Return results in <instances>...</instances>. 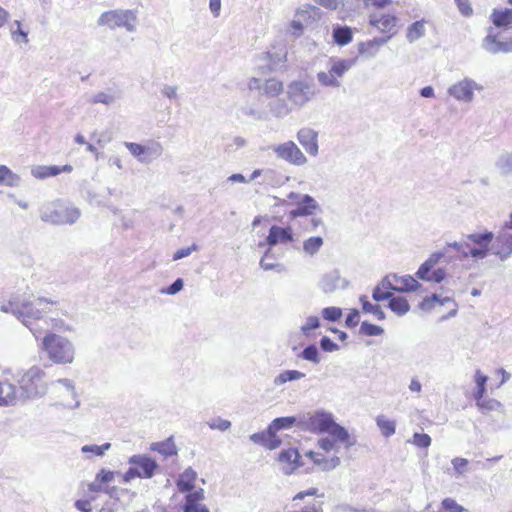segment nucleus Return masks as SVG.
Here are the masks:
<instances>
[{
	"mask_svg": "<svg viewBox=\"0 0 512 512\" xmlns=\"http://www.w3.org/2000/svg\"><path fill=\"white\" fill-rule=\"evenodd\" d=\"M298 424L302 430L311 433L330 434L335 440L345 443L347 448L356 443L355 439H351L347 429L336 423L333 414L323 409L303 416Z\"/></svg>",
	"mask_w": 512,
	"mask_h": 512,
	"instance_id": "obj_1",
	"label": "nucleus"
},
{
	"mask_svg": "<svg viewBox=\"0 0 512 512\" xmlns=\"http://www.w3.org/2000/svg\"><path fill=\"white\" fill-rule=\"evenodd\" d=\"M56 303L47 298H38L34 302L24 300L18 301L17 297H11L7 304H0V311L11 314L18 320L27 318L30 320H41L51 312V307Z\"/></svg>",
	"mask_w": 512,
	"mask_h": 512,
	"instance_id": "obj_2",
	"label": "nucleus"
},
{
	"mask_svg": "<svg viewBox=\"0 0 512 512\" xmlns=\"http://www.w3.org/2000/svg\"><path fill=\"white\" fill-rule=\"evenodd\" d=\"M422 285L411 275H398L391 273L386 275L375 286L372 292V298L376 302L384 301L389 298L390 291L392 292H410L418 290Z\"/></svg>",
	"mask_w": 512,
	"mask_h": 512,
	"instance_id": "obj_3",
	"label": "nucleus"
},
{
	"mask_svg": "<svg viewBox=\"0 0 512 512\" xmlns=\"http://www.w3.org/2000/svg\"><path fill=\"white\" fill-rule=\"evenodd\" d=\"M42 350L56 364H70L74 360L75 349L65 337L55 333H46L42 340Z\"/></svg>",
	"mask_w": 512,
	"mask_h": 512,
	"instance_id": "obj_4",
	"label": "nucleus"
},
{
	"mask_svg": "<svg viewBox=\"0 0 512 512\" xmlns=\"http://www.w3.org/2000/svg\"><path fill=\"white\" fill-rule=\"evenodd\" d=\"M80 216L79 208L60 202L49 203L40 209V219L52 225H72Z\"/></svg>",
	"mask_w": 512,
	"mask_h": 512,
	"instance_id": "obj_5",
	"label": "nucleus"
},
{
	"mask_svg": "<svg viewBox=\"0 0 512 512\" xmlns=\"http://www.w3.org/2000/svg\"><path fill=\"white\" fill-rule=\"evenodd\" d=\"M45 372L38 366L29 368L18 380L17 388L21 402L35 399L45 394L47 387L43 382Z\"/></svg>",
	"mask_w": 512,
	"mask_h": 512,
	"instance_id": "obj_6",
	"label": "nucleus"
},
{
	"mask_svg": "<svg viewBox=\"0 0 512 512\" xmlns=\"http://www.w3.org/2000/svg\"><path fill=\"white\" fill-rule=\"evenodd\" d=\"M356 59H342L337 57L330 58V67L328 71H319L316 74V79L322 87L339 88L341 78L348 72L354 65Z\"/></svg>",
	"mask_w": 512,
	"mask_h": 512,
	"instance_id": "obj_7",
	"label": "nucleus"
},
{
	"mask_svg": "<svg viewBox=\"0 0 512 512\" xmlns=\"http://www.w3.org/2000/svg\"><path fill=\"white\" fill-rule=\"evenodd\" d=\"M130 467L123 475L124 482H129L134 478H152L159 470L158 463L148 455L135 454L128 459Z\"/></svg>",
	"mask_w": 512,
	"mask_h": 512,
	"instance_id": "obj_8",
	"label": "nucleus"
},
{
	"mask_svg": "<svg viewBox=\"0 0 512 512\" xmlns=\"http://www.w3.org/2000/svg\"><path fill=\"white\" fill-rule=\"evenodd\" d=\"M319 92V89L313 82L304 79L294 80L287 86V97L296 108L304 107L307 103L312 101Z\"/></svg>",
	"mask_w": 512,
	"mask_h": 512,
	"instance_id": "obj_9",
	"label": "nucleus"
},
{
	"mask_svg": "<svg viewBox=\"0 0 512 512\" xmlns=\"http://www.w3.org/2000/svg\"><path fill=\"white\" fill-rule=\"evenodd\" d=\"M136 19V15L131 10H110L100 15L97 24L108 26L110 29L123 27L129 32H134Z\"/></svg>",
	"mask_w": 512,
	"mask_h": 512,
	"instance_id": "obj_10",
	"label": "nucleus"
},
{
	"mask_svg": "<svg viewBox=\"0 0 512 512\" xmlns=\"http://www.w3.org/2000/svg\"><path fill=\"white\" fill-rule=\"evenodd\" d=\"M276 156L295 166L307 163V158L293 141H287L271 147Z\"/></svg>",
	"mask_w": 512,
	"mask_h": 512,
	"instance_id": "obj_11",
	"label": "nucleus"
},
{
	"mask_svg": "<svg viewBox=\"0 0 512 512\" xmlns=\"http://www.w3.org/2000/svg\"><path fill=\"white\" fill-rule=\"evenodd\" d=\"M491 254L501 261L507 260L512 255V232L504 226L495 235L491 245Z\"/></svg>",
	"mask_w": 512,
	"mask_h": 512,
	"instance_id": "obj_12",
	"label": "nucleus"
},
{
	"mask_svg": "<svg viewBox=\"0 0 512 512\" xmlns=\"http://www.w3.org/2000/svg\"><path fill=\"white\" fill-rule=\"evenodd\" d=\"M294 241L293 229L290 226L281 227L272 225L264 242H260L259 246L267 245L272 249L278 244H286Z\"/></svg>",
	"mask_w": 512,
	"mask_h": 512,
	"instance_id": "obj_13",
	"label": "nucleus"
},
{
	"mask_svg": "<svg viewBox=\"0 0 512 512\" xmlns=\"http://www.w3.org/2000/svg\"><path fill=\"white\" fill-rule=\"evenodd\" d=\"M479 86L474 80L465 78L448 89L450 96L463 102H471L474 98V90H480Z\"/></svg>",
	"mask_w": 512,
	"mask_h": 512,
	"instance_id": "obj_14",
	"label": "nucleus"
},
{
	"mask_svg": "<svg viewBox=\"0 0 512 512\" xmlns=\"http://www.w3.org/2000/svg\"><path fill=\"white\" fill-rule=\"evenodd\" d=\"M482 48L490 54L512 52V39L509 41L498 40V33L495 28L488 27L487 35L482 40Z\"/></svg>",
	"mask_w": 512,
	"mask_h": 512,
	"instance_id": "obj_15",
	"label": "nucleus"
},
{
	"mask_svg": "<svg viewBox=\"0 0 512 512\" xmlns=\"http://www.w3.org/2000/svg\"><path fill=\"white\" fill-rule=\"evenodd\" d=\"M316 211H321L319 203L309 194H303L296 202V207L289 211L288 216L294 220L299 217L313 216Z\"/></svg>",
	"mask_w": 512,
	"mask_h": 512,
	"instance_id": "obj_16",
	"label": "nucleus"
},
{
	"mask_svg": "<svg viewBox=\"0 0 512 512\" xmlns=\"http://www.w3.org/2000/svg\"><path fill=\"white\" fill-rule=\"evenodd\" d=\"M349 282L342 278L339 270L334 269L327 273H325L320 281L319 288L324 293H332L338 289H345L348 286Z\"/></svg>",
	"mask_w": 512,
	"mask_h": 512,
	"instance_id": "obj_17",
	"label": "nucleus"
},
{
	"mask_svg": "<svg viewBox=\"0 0 512 512\" xmlns=\"http://www.w3.org/2000/svg\"><path fill=\"white\" fill-rule=\"evenodd\" d=\"M449 305V311L447 314L442 315L440 320H447L448 318L454 317L457 313L456 303L452 301L449 297H441L438 294H433L431 297L425 298L420 304L419 307L422 310H430L435 307H442L443 305Z\"/></svg>",
	"mask_w": 512,
	"mask_h": 512,
	"instance_id": "obj_18",
	"label": "nucleus"
},
{
	"mask_svg": "<svg viewBox=\"0 0 512 512\" xmlns=\"http://www.w3.org/2000/svg\"><path fill=\"white\" fill-rule=\"evenodd\" d=\"M297 140L305 149V151L315 157L318 155V133L308 127L301 128L297 133Z\"/></svg>",
	"mask_w": 512,
	"mask_h": 512,
	"instance_id": "obj_19",
	"label": "nucleus"
},
{
	"mask_svg": "<svg viewBox=\"0 0 512 512\" xmlns=\"http://www.w3.org/2000/svg\"><path fill=\"white\" fill-rule=\"evenodd\" d=\"M21 402L17 387L7 380L0 381V406H13Z\"/></svg>",
	"mask_w": 512,
	"mask_h": 512,
	"instance_id": "obj_20",
	"label": "nucleus"
},
{
	"mask_svg": "<svg viewBox=\"0 0 512 512\" xmlns=\"http://www.w3.org/2000/svg\"><path fill=\"white\" fill-rule=\"evenodd\" d=\"M187 493L183 512H209V509L200 503L204 499V490L202 488Z\"/></svg>",
	"mask_w": 512,
	"mask_h": 512,
	"instance_id": "obj_21",
	"label": "nucleus"
},
{
	"mask_svg": "<svg viewBox=\"0 0 512 512\" xmlns=\"http://www.w3.org/2000/svg\"><path fill=\"white\" fill-rule=\"evenodd\" d=\"M397 17L391 14H372L369 23L382 33H390L397 24Z\"/></svg>",
	"mask_w": 512,
	"mask_h": 512,
	"instance_id": "obj_22",
	"label": "nucleus"
},
{
	"mask_svg": "<svg viewBox=\"0 0 512 512\" xmlns=\"http://www.w3.org/2000/svg\"><path fill=\"white\" fill-rule=\"evenodd\" d=\"M444 257V253L441 251H437L432 253L428 259H426L418 268L416 272V277L423 281H427L431 276L435 266L439 263V261Z\"/></svg>",
	"mask_w": 512,
	"mask_h": 512,
	"instance_id": "obj_23",
	"label": "nucleus"
},
{
	"mask_svg": "<svg viewBox=\"0 0 512 512\" xmlns=\"http://www.w3.org/2000/svg\"><path fill=\"white\" fill-rule=\"evenodd\" d=\"M444 257V253L441 251H437L432 253L428 259H426L418 268L416 272V277L423 281H427L431 276L435 266L439 263V261Z\"/></svg>",
	"mask_w": 512,
	"mask_h": 512,
	"instance_id": "obj_24",
	"label": "nucleus"
},
{
	"mask_svg": "<svg viewBox=\"0 0 512 512\" xmlns=\"http://www.w3.org/2000/svg\"><path fill=\"white\" fill-rule=\"evenodd\" d=\"M53 386H59V394L63 395L64 392L69 394L72 399L74 400L73 404H65V406L69 409H76L80 407V401L78 400L76 389H75V383L71 379L63 378L58 379L55 382L52 383Z\"/></svg>",
	"mask_w": 512,
	"mask_h": 512,
	"instance_id": "obj_25",
	"label": "nucleus"
},
{
	"mask_svg": "<svg viewBox=\"0 0 512 512\" xmlns=\"http://www.w3.org/2000/svg\"><path fill=\"white\" fill-rule=\"evenodd\" d=\"M467 239L472 242L475 247L491 252L494 233L488 230H485L484 232H475L468 234Z\"/></svg>",
	"mask_w": 512,
	"mask_h": 512,
	"instance_id": "obj_26",
	"label": "nucleus"
},
{
	"mask_svg": "<svg viewBox=\"0 0 512 512\" xmlns=\"http://www.w3.org/2000/svg\"><path fill=\"white\" fill-rule=\"evenodd\" d=\"M384 301H388L387 307L398 317L405 315L410 309L407 299L394 295L392 291H390L389 298H385Z\"/></svg>",
	"mask_w": 512,
	"mask_h": 512,
	"instance_id": "obj_27",
	"label": "nucleus"
},
{
	"mask_svg": "<svg viewBox=\"0 0 512 512\" xmlns=\"http://www.w3.org/2000/svg\"><path fill=\"white\" fill-rule=\"evenodd\" d=\"M263 64L259 68L263 71H276L284 62V56L279 53L265 52L259 57Z\"/></svg>",
	"mask_w": 512,
	"mask_h": 512,
	"instance_id": "obj_28",
	"label": "nucleus"
},
{
	"mask_svg": "<svg viewBox=\"0 0 512 512\" xmlns=\"http://www.w3.org/2000/svg\"><path fill=\"white\" fill-rule=\"evenodd\" d=\"M197 478V473L191 468L182 472L177 479V488L181 493L190 492L194 488V482Z\"/></svg>",
	"mask_w": 512,
	"mask_h": 512,
	"instance_id": "obj_29",
	"label": "nucleus"
},
{
	"mask_svg": "<svg viewBox=\"0 0 512 512\" xmlns=\"http://www.w3.org/2000/svg\"><path fill=\"white\" fill-rule=\"evenodd\" d=\"M490 20L497 28L506 27L512 24V8L493 9Z\"/></svg>",
	"mask_w": 512,
	"mask_h": 512,
	"instance_id": "obj_30",
	"label": "nucleus"
},
{
	"mask_svg": "<svg viewBox=\"0 0 512 512\" xmlns=\"http://www.w3.org/2000/svg\"><path fill=\"white\" fill-rule=\"evenodd\" d=\"M334 42L339 46H345L352 41L353 33L350 27L336 25L332 31Z\"/></svg>",
	"mask_w": 512,
	"mask_h": 512,
	"instance_id": "obj_31",
	"label": "nucleus"
},
{
	"mask_svg": "<svg viewBox=\"0 0 512 512\" xmlns=\"http://www.w3.org/2000/svg\"><path fill=\"white\" fill-rule=\"evenodd\" d=\"M297 422V418L294 416L278 417L275 418L268 426L269 433H276L283 429H289Z\"/></svg>",
	"mask_w": 512,
	"mask_h": 512,
	"instance_id": "obj_32",
	"label": "nucleus"
},
{
	"mask_svg": "<svg viewBox=\"0 0 512 512\" xmlns=\"http://www.w3.org/2000/svg\"><path fill=\"white\" fill-rule=\"evenodd\" d=\"M425 35V21L419 20L413 22L407 28L406 38L409 43H413Z\"/></svg>",
	"mask_w": 512,
	"mask_h": 512,
	"instance_id": "obj_33",
	"label": "nucleus"
},
{
	"mask_svg": "<svg viewBox=\"0 0 512 512\" xmlns=\"http://www.w3.org/2000/svg\"><path fill=\"white\" fill-rule=\"evenodd\" d=\"M305 377L303 372L298 370H285L274 378V385L280 386L290 381L300 380Z\"/></svg>",
	"mask_w": 512,
	"mask_h": 512,
	"instance_id": "obj_34",
	"label": "nucleus"
},
{
	"mask_svg": "<svg viewBox=\"0 0 512 512\" xmlns=\"http://www.w3.org/2000/svg\"><path fill=\"white\" fill-rule=\"evenodd\" d=\"M324 244L321 236H312L303 242V251L310 256L317 254Z\"/></svg>",
	"mask_w": 512,
	"mask_h": 512,
	"instance_id": "obj_35",
	"label": "nucleus"
},
{
	"mask_svg": "<svg viewBox=\"0 0 512 512\" xmlns=\"http://www.w3.org/2000/svg\"><path fill=\"white\" fill-rule=\"evenodd\" d=\"M300 455L297 449L290 448L287 450H283L280 452L278 460L282 463H288L290 465L289 470L285 471V473H289L290 470L295 468L297 461L299 460Z\"/></svg>",
	"mask_w": 512,
	"mask_h": 512,
	"instance_id": "obj_36",
	"label": "nucleus"
},
{
	"mask_svg": "<svg viewBox=\"0 0 512 512\" xmlns=\"http://www.w3.org/2000/svg\"><path fill=\"white\" fill-rule=\"evenodd\" d=\"M495 166L502 175H510L512 173V152H506L499 156Z\"/></svg>",
	"mask_w": 512,
	"mask_h": 512,
	"instance_id": "obj_37",
	"label": "nucleus"
},
{
	"mask_svg": "<svg viewBox=\"0 0 512 512\" xmlns=\"http://www.w3.org/2000/svg\"><path fill=\"white\" fill-rule=\"evenodd\" d=\"M360 302L362 304V309L365 313H371L378 318V320H383L385 318V314L381 309L379 304H372L368 297L363 295L360 297Z\"/></svg>",
	"mask_w": 512,
	"mask_h": 512,
	"instance_id": "obj_38",
	"label": "nucleus"
},
{
	"mask_svg": "<svg viewBox=\"0 0 512 512\" xmlns=\"http://www.w3.org/2000/svg\"><path fill=\"white\" fill-rule=\"evenodd\" d=\"M310 456L312 457L313 459V462L316 464V465H319L321 466L322 470L324 471H330L334 468H336L337 466L340 465V458L337 457V456H334L330 459H327L323 456H319L317 455V457H313V452H310Z\"/></svg>",
	"mask_w": 512,
	"mask_h": 512,
	"instance_id": "obj_39",
	"label": "nucleus"
},
{
	"mask_svg": "<svg viewBox=\"0 0 512 512\" xmlns=\"http://www.w3.org/2000/svg\"><path fill=\"white\" fill-rule=\"evenodd\" d=\"M269 108L273 116L275 117H284L289 114L291 109L289 108L287 102L283 99H275L269 103Z\"/></svg>",
	"mask_w": 512,
	"mask_h": 512,
	"instance_id": "obj_40",
	"label": "nucleus"
},
{
	"mask_svg": "<svg viewBox=\"0 0 512 512\" xmlns=\"http://www.w3.org/2000/svg\"><path fill=\"white\" fill-rule=\"evenodd\" d=\"M395 33H396V31L392 32L387 37L374 38L373 40L359 43V45H358V52H359V54L363 55V54L367 53V47H375L376 50H377L378 47L386 44L392 38V36Z\"/></svg>",
	"mask_w": 512,
	"mask_h": 512,
	"instance_id": "obj_41",
	"label": "nucleus"
},
{
	"mask_svg": "<svg viewBox=\"0 0 512 512\" xmlns=\"http://www.w3.org/2000/svg\"><path fill=\"white\" fill-rule=\"evenodd\" d=\"M32 175L38 179H45L59 174L58 166H37L31 170Z\"/></svg>",
	"mask_w": 512,
	"mask_h": 512,
	"instance_id": "obj_42",
	"label": "nucleus"
},
{
	"mask_svg": "<svg viewBox=\"0 0 512 512\" xmlns=\"http://www.w3.org/2000/svg\"><path fill=\"white\" fill-rule=\"evenodd\" d=\"M124 145L129 150V152L134 157H136L141 163L150 162V159L145 157V145L134 142H124Z\"/></svg>",
	"mask_w": 512,
	"mask_h": 512,
	"instance_id": "obj_43",
	"label": "nucleus"
},
{
	"mask_svg": "<svg viewBox=\"0 0 512 512\" xmlns=\"http://www.w3.org/2000/svg\"><path fill=\"white\" fill-rule=\"evenodd\" d=\"M377 426L381 430V433L385 437L392 436L396 431V424L392 420L385 419L383 416H379L376 419Z\"/></svg>",
	"mask_w": 512,
	"mask_h": 512,
	"instance_id": "obj_44",
	"label": "nucleus"
},
{
	"mask_svg": "<svg viewBox=\"0 0 512 512\" xmlns=\"http://www.w3.org/2000/svg\"><path fill=\"white\" fill-rule=\"evenodd\" d=\"M304 360L310 361L314 364H319L321 359L319 357V351L315 344H310L303 349L299 355Z\"/></svg>",
	"mask_w": 512,
	"mask_h": 512,
	"instance_id": "obj_45",
	"label": "nucleus"
},
{
	"mask_svg": "<svg viewBox=\"0 0 512 512\" xmlns=\"http://www.w3.org/2000/svg\"><path fill=\"white\" fill-rule=\"evenodd\" d=\"M488 381V377L481 373L480 370L475 372V383H476V391L474 392V398L483 397L486 391V383Z\"/></svg>",
	"mask_w": 512,
	"mask_h": 512,
	"instance_id": "obj_46",
	"label": "nucleus"
},
{
	"mask_svg": "<svg viewBox=\"0 0 512 512\" xmlns=\"http://www.w3.org/2000/svg\"><path fill=\"white\" fill-rule=\"evenodd\" d=\"M264 92L270 96H277L283 90V84L281 81L276 79H268L264 84Z\"/></svg>",
	"mask_w": 512,
	"mask_h": 512,
	"instance_id": "obj_47",
	"label": "nucleus"
},
{
	"mask_svg": "<svg viewBox=\"0 0 512 512\" xmlns=\"http://www.w3.org/2000/svg\"><path fill=\"white\" fill-rule=\"evenodd\" d=\"M151 450L156 451L164 456H172L176 454L175 446L169 442L152 443Z\"/></svg>",
	"mask_w": 512,
	"mask_h": 512,
	"instance_id": "obj_48",
	"label": "nucleus"
},
{
	"mask_svg": "<svg viewBox=\"0 0 512 512\" xmlns=\"http://www.w3.org/2000/svg\"><path fill=\"white\" fill-rule=\"evenodd\" d=\"M110 447H111V443H109V442L104 443L103 445H100V446L96 445V444L84 445L81 448V452L84 454L91 453L96 456H103L105 454V452L110 449Z\"/></svg>",
	"mask_w": 512,
	"mask_h": 512,
	"instance_id": "obj_49",
	"label": "nucleus"
},
{
	"mask_svg": "<svg viewBox=\"0 0 512 512\" xmlns=\"http://www.w3.org/2000/svg\"><path fill=\"white\" fill-rule=\"evenodd\" d=\"M474 399L476 401L477 407L482 412L496 410L498 407H500V402L495 399H484L483 397L474 398Z\"/></svg>",
	"mask_w": 512,
	"mask_h": 512,
	"instance_id": "obj_50",
	"label": "nucleus"
},
{
	"mask_svg": "<svg viewBox=\"0 0 512 512\" xmlns=\"http://www.w3.org/2000/svg\"><path fill=\"white\" fill-rule=\"evenodd\" d=\"M384 332L383 328L372 324L371 322H361V326L359 329L360 334H364L367 336H377Z\"/></svg>",
	"mask_w": 512,
	"mask_h": 512,
	"instance_id": "obj_51",
	"label": "nucleus"
},
{
	"mask_svg": "<svg viewBox=\"0 0 512 512\" xmlns=\"http://www.w3.org/2000/svg\"><path fill=\"white\" fill-rule=\"evenodd\" d=\"M366 0H342L343 8L348 12L359 13L366 8Z\"/></svg>",
	"mask_w": 512,
	"mask_h": 512,
	"instance_id": "obj_52",
	"label": "nucleus"
},
{
	"mask_svg": "<svg viewBox=\"0 0 512 512\" xmlns=\"http://www.w3.org/2000/svg\"><path fill=\"white\" fill-rule=\"evenodd\" d=\"M162 152L163 147L159 142L153 141L145 146V157L150 159V161L161 156Z\"/></svg>",
	"mask_w": 512,
	"mask_h": 512,
	"instance_id": "obj_53",
	"label": "nucleus"
},
{
	"mask_svg": "<svg viewBox=\"0 0 512 512\" xmlns=\"http://www.w3.org/2000/svg\"><path fill=\"white\" fill-rule=\"evenodd\" d=\"M342 309L339 307H326L322 310L323 320H341Z\"/></svg>",
	"mask_w": 512,
	"mask_h": 512,
	"instance_id": "obj_54",
	"label": "nucleus"
},
{
	"mask_svg": "<svg viewBox=\"0 0 512 512\" xmlns=\"http://www.w3.org/2000/svg\"><path fill=\"white\" fill-rule=\"evenodd\" d=\"M410 442L417 447L427 448L431 445V437L425 433H414Z\"/></svg>",
	"mask_w": 512,
	"mask_h": 512,
	"instance_id": "obj_55",
	"label": "nucleus"
},
{
	"mask_svg": "<svg viewBox=\"0 0 512 512\" xmlns=\"http://www.w3.org/2000/svg\"><path fill=\"white\" fill-rule=\"evenodd\" d=\"M490 252L484 250V249H480V248H477V247H470L468 248V251H463L462 252V256L464 258H467L468 256H471L473 259L475 260H480V259H484L488 256Z\"/></svg>",
	"mask_w": 512,
	"mask_h": 512,
	"instance_id": "obj_56",
	"label": "nucleus"
},
{
	"mask_svg": "<svg viewBox=\"0 0 512 512\" xmlns=\"http://www.w3.org/2000/svg\"><path fill=\"white\" fill-rule=\"evenodd\" d=\"M184 281L182 278H177L168 287L162 288L160 292L162 294L175 295L183 289Z\"/></svg>",
	"mask_w": 512,
	"mask_h": 512,
	"instance_id": "obj_57",
	"label": "nucleus"
},
{
	"mask_svg": "<svg viewBox=\"0 0 512 512\" xmlns=\"http://www.w3.org/2000/svg\"><path fill=\"white\" fill-rule=\"evenodd\" d=\"M114 101L115 97L113 95L104 92H99L95 94L90 100V102L93 104L102 103L107 106L113 104Z\"/></svg>",
	"mask_w": 512,
	"mask_h": 512,
	"instance_id": "obj_58",
	"label": "nucleus"
},
{
	"mask_svg": "<svg viewBox=\"0 0 512 512\" xmlns=\"http://www.w3.org/2000/svg\"><path fill=\"white\" fill-rule=\"evenodd\" d=\"M208 426L213 430L226 431L231 427V422L229 420L217 417L209 421Z\"/></svg>",
	"mask_w": 512,
	"mask_h": 512,
	"instance_id": "obj_59",
	"label": "nucleus"
},
{
	"mask_svg": "<svg viewBox=\"0 0 512 512\" xmlns=\"http://www.w3.org/2000/svg\"><path fill=\"white\" fill-rule=\"evenodd\" d=\"M270 253H271V249L268 248L265 251L264 256L260 260L261 268L264 269L265 271L273 270V269H279V270L282 269L283 266L279 263L267 262V259L269 258Z\"/></svg>",
	"mask_w": 512,
	"mask_h": 512,
	"instance_id": "obj_60",
	"label": "nucleus"
},
{
	"mask_svg": "<svg viewBox=\"0 0 512 512\" xmlns=\"http://www.w3.org/2000/svg\"><path fill=\"white\" fill-rule=\"evenodd\" d=\"M442 507L447 512H464L465 508L461 505H459L454 499L452 498H445L442 501Z\"/></svg>",
	"mask_w": 512,
	"mask_h": 512,
	"instance_id": "obj_61",
	"label": "nucleus"
},
{
	"mask_svg": "<svg viewBox=\"0 0 512 512\" xmlns=\"http://www.w3.org/2000/svg\"><path fill=\"white\" fill-rule=\"evenodd\" d=\"M242 112L245 115L254 118L255 120H266L267 119V113L265 111L258 110V109L252 108V107H245L242 109Z\"/></svg>",
	"mask_w": 512,
	"mask_h": 512,
	"instance_id": "obj_62",
	"label": "nucleus"
},
{
	"mask_svg": "<svg viewBox=\"0 0 512 512\" xmlns=\"http://www.w3.org/2000/svg\"><path fill=\"white\" fill-rule=\"evenodd\" d=\"M459 12L465 16L470 17L473 14V9L469 0H455Z\"/></svg>",
	"mask_w": 512,
	"mask_h": 512,
	"instance_id": "obj_63",
	"label": "nucleus"
},
{
	"mask_svg": "<svg viewBox=\"0 0 512 512\" xmlns=\"http://www.w3.org/2000/svg\"><path fill=\"white\" fill-rule=\"evenodd\" d=\"M320 347L325 352H334L339 349L338 344L332 341L329 337L323 336L320 339Z\"/></svg>",
	"mask_w": 512,
	"mask_h": 512,
	"instance_id": "obj_64",
	"label": "nucleus"
}]
</instances>
